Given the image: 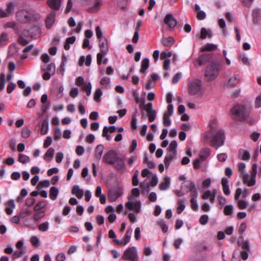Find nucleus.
Here are the masks:
<instances>
[{"label":"nucleus","mask_w":261,"mask_h":261,"mask_svg":"<svg viewBox=\"0 0 261 261\" xmlns=\"http://www.w3.org/2000/svg\"><path fill=\"white\" fill-rule=\"evenodd\" d=\"M218 123V121L216 118L211 120L208 124L211 129L204 135V138L210 142L211 145L215 147L216 149L223 145L225 140L224 130H216Z\"/></svg>","instance_id":"1"},{"label":"nucleus","mask_w":261,"mask_h":261,"mask_svg":"<svg viewBox=\"0 0 261 261\" xmlns=\"http://www.w3.org/2000/svg\"><path fill=\"white\" fill-rule=\"evenodd\" d=\"M232 119L239 121H246L250 124H253L255 120L249 117L250 110L243 105L234 106L230 110Z\"/></svg>","instance_id":"2"},{"label":"nucleus","mask_w":261,"mask_h":261,"mask_svg":"<svg viewBox=\"0 0 261 261\" xmlns=\"http://www.w3.org/2000/svg\"><path fill=\"white\" fill-rule=\"evenodd\" d=\"M140 195V190L138 188H134L132 190V194L128 196V201L126 202L125 206L129 211L134 210L136 213L141 211V202L138 197Z\"/></svg>","instance_id":"3"},{"label":"nucleus","mask_w":261,"mask_h":261,"mask_svg":"<svg viewBox=\"0 0 261 261\" xmlns=\"http://www.w3.org/2000/svg\"><path fill=\"white\" fill-rule=\"evenodd\" d=\"M139 103H140L139 107L142 110L141 118L143 119L147 117L149 122H153L156 118L157 111L153 109L152 103L148 102L145 104L144 98H140Z\"/></svg>","instance_id":"4"},{"label":"nucleus","mask_w":261,"mask_h":261,"mask_svg":"<svg viewBox=\"0 0 261 261\" xmlns=\"http://www.w3.org/2000/svg\"><path fill=\"white\" fill-rule=\"evenodd\" d=\"M189 94L197 98H202L205 94V89L202 86V81L198 79H194L188 84Z\"/></svg>","instance_id":"5"},{"label":"nucleus","mask_w":261,"mask_h":261,"mask_svg":"<svg viewBox=\"0 0 261 261\" xmlns=\"http://www.w3.org/2000/svg\"><path fill=\"white\" fill-rule=\"evenodd\" d=\"M220 64L212 62L209 64L205 70L204 76L207 81L214 80L219 75Z\"/></svg>","instance_id":"6"},{"label":"nucleus","mask_w":261,"mask_h":261,"mask_svg":"<svg viewBox=\"0 0 261 261\" xmlns=\"http://www.w3.org/2000/svg\"><path fill=\"white\" fill-rule=\"evenodd\" d=\"M138 254L136 247L127 248L122 256V259L126 261H138Z\"/></svg>","instance_id":"7"},{"label":"nucleus","mask_w":261,"mask_h":261,"mask_svg":"<svg viewBox=\"0 0 261 261\" xmlns=\"http://www.w3.org/2000/svg\"><path fill=\"white\" fill-rule=\"evenodd\" d=\"M99 47L100 52L97 55V62L98 65H100L102 63V57L107 55L109 50V46L106 38H103V39H100L99 40Z\"/></svg>","instance_id":"8"},{"label":"nucleus","mask_w":261,"mask_h":261,"mask_svg":"<svg viewBox=\"0 0 261 261\" xmlns=\"http://www.w3.org/2000/svg\"><path fill=\"white\" fill-rule=\"evenodd\" d=\"M41 68L44 72L42 76L44 80H48L51 76L55 73L56 70L55 64L53 63L48 65L43 64L41 65Z\"/></svg>","instance_id":"9"},{"label":"nucleus","mask_w":261,"mask_h":261,"mask_svg":"<svg viewBox=\"0 0 261 261\" xmlns=\"http://www.w3.org/2000/svg\"><path fill=\"white\" fill-rule=\"evenodd\" d=\"M16 17L18 21L22 23L28 22L31 20L30 13L26 10H20L16 13Z\"/></svg>","instance_id":"10"},{"label":"nucleus","mask_w":261,"mask_h":261,"mask_svg":"<svg viewBox=\"0 0 261 261\" xmlns=\"http://www.w3.org/2000/svg\"><path fill=\"white\" fill-rule=\"evenodd\" d=\"M132 232L133 229L132 228L128 229L121 240L114 239L113 242L118 246H125L130 242Z\"/></svg>","instance_id":"11"},{"label":"nucleus","mask_w":261,"mask_h":261,"mask_svg":"<svg viewBox=\"0 0 261 261\" xmlns=\"http://www.w3.org/2000/svg\"><path fill=\"white\" fill-rule=\"evenodd\" d=\"M123 194V190L121 188L117 187L109 191L108 194L109 199L111 202L115 201Z\"/></svg>","instance_id":"12"},{"label":"nucleus","mask_w":261,"mask_h":261,"mask_svg":"<svg viewBox=\"0 0 261 261\" xmlns=\"http://www.w3.org/2000/svg\"><path fill=\"white\" fill-rule=\"evenodd\" d=\"M117 157V154L115 151L110 150L105 154L103 161L107 164L112 165Z\"/></svg>","instance_id":"13"},{"label":"nucleus","mask_w":261,"mask_h":261,"mask_svg":"<svg viewBox=\"0 0 261 261\" xmlns=\"http://www.w3.org/2000/svg\"><path fill=\"white\" fill-rule=\"evenodd\" d=\"M14 10V5L13 3L10 2L7 4L6 10L0 8V18L7 17L11 14Z\"/></svg>","instance_id":"14"},{"label":"nucleus","mask_w":261,"mask_h":261,"mask_svg":"<svg viewBox=\"0 0 261 261\" xmlns=\"http://www.w3.org/2000/svg\"><path fill=\"white\" fill-rule=\"evenodd\" d=\"M4 27L6 28H11L18 35H20L22 30L21 27L16 22L10 21L5 24Z\"/></svg>","instance_id":"15"},{"label":"nucleus","mask_w":261,"mask_h":261,"mask_svg":"<svg viewBox=\"0 0 261 261\" xmlns=\"http://www.w3.org/2000/svg\"><path fill=\"white\" fill-rule=\"evenodd\" d=\"M210 58V56L207 54H203L198 59L194 61V65L196 67H199L202 65L206 63Z\"/></svg>","instance_id":"16"},{"label":"nucleus","mask_w":261,"mask_h":261,"mask_svg":"<svg viewBox=\"0 0 261 261\" xmlns=\"http://www.w3.org/2000/svg\"><path fill=\"white\" fill-rule=\"evenodd\" d=\"M176 20L173 17L171 14H168L166 15L164 19V23L166 24L169 28H174L176 24Z\"/></svg>","instance_id":"17"},{"label":"nucleus","mask_w":261,"mask_h":261,"mask_svg":"<svg viewBox=\"0 0 261 261\" xmlns=\"http://www.w3.org/2000/svg\"><path fill=\"white\" fill-rule=\"evenodd\" d=\"M112 165H113V166L119 171H123L125 168L124 161L123 159L119 157H117Z\"/></svg>","instance_id":"18"},{"label":"nucleus","mask_w":261,"mask_h":261,"mask_svg":"<svg viewBox=\"0 0 261 261\" xmlns=\"http://www.w3.org/2000/svg\"><path fill=\"white\" fill-rule=\"evenodd\" d=\"M62 2L63 0H47V1L48 6L55 10L60 9Z\"/></svg>","instance_id":"19"},{"label":"nucleus","mask_w":261,"mask_h":261,"mask_svg":"<svg viewBox=\"0 0 261 261\" xmlns=\"http://www.w3.org/2000/svg\"><path fill=\"white\" fill-rule=\"evenodd\" d=\"M56 13L51 11L46 19V25L48 29L50 28L55 22Z\"/></svg>","instance_id":"20"},{"label":"nucleus","mask_w":261,"mask_h":261,"mask_svg":"<svg viewBox=\"0 0 261 261\" xmlns=\"http://www.w3.org/2000/svg\"><path fill=\"white\" fill-rule=\"evenodd\" d=\"M228 179L226 177H223L221 179V184L223 188V192L226 195H229L230 194V191L228 185Z\"/></svg>","instance_id":"21"},{"label":"nucleus","mask_w":261,"mask_h":261,"mask_svg":"<svg viewBox=\"0 0 261 261\" xmlns=\"http://www.w3.org/2000/svg\"><path fill=\"white\" fill-rule=\"evenodd\" d=\"M213 36V33L211 30H207L205 28H202L201 29L200 37L201 39H205L206 37L211 38Z\"/></svg>","instance_id":"22"},{"label":"nucleus","mask_w":261,"mask_h":261,"mask_svg":"<svg viewBox=\"0 0 261 261\" xmlns=\"http://www.w3.org/2000/svg\"><path fill=\"white\" fill-rule=\"evenodd\" d=\"M176 153L168 150L164 160V163L166 167H168L171 161L175 158Z\"/></svg>","instance_id":"23"},{"label":"nucleus","mask_w":261,"mask_h":261,"mask_svg":"<svg viewBox=\"0 0 261 261\" xmlns=\"http://www.w3.org/2000/svg\"><path fill=\"white\" fill-rule=\"evenodd\" d=\"M257 165L255 164H253L252 167V171L251 175L250 181L249 184V187L253 186L255 184V176L257 173Z\"/></svg>","instance_id":"24"},{"label":"nucleus","mask_w":261,"mask_h":261,"mask_svg":"<svg viewBox=\"0 0 261 261\" xmlns=\"http://www.w3.org/2000/svg\"><path fill=\"white\" fill-rule=\"evenodd\" d=\"M170 184V178L169 176H165L164 181L162 182L159 185V189L162 191L168 189Z\"/></svg>","instance_id":"25"},{"label":"nucleus","mask_w":261,"mask_h":261,"mask_svg":"<svg viewBox=\"0 0 261 261\" xmlns=\"http://www.w3.org/2000/svg\"><path fill=\"white\" fill-rule=\"evenodd\" d=\"M15 207L14 200L11 199L7 202V205L5 208L6 213L7 215H11L13 213V210Z\"/></svg>","instance_id":"26"},{"label":"nucleus","mask_w":261,"mask_h":261,"mask_svg":"<svg viewBox=\"0 0 261 261\" xmlns=\"http://www.w3.org/2000/svg\"><path fill=\"white\" fill-rule=\"evenodd\" d=\"M240 82L239 77L237 75H235L230 77L227 83H225V85L227 87H232L237 85Z\"/></svg>","instance_id":"27"},{"label":"nucleus","mask_w":261,"mask_h":261,"mask_svg":"<svg viewBox=\"0 0 261 261\" xmlns=\"http://www.w3.org/2000/svg\"><path fill=\"white\" fill-rule=\"evenodd\" d=\"M55 153V149L50 147L48 149L46 153L43 156V159L46 161L50 162L54 157Z\"/></svg>","instance_id":"28"},{"label":"nucleus","mask_w":261,"mask_h":261,"mask_svg":"<svg viewBox=\"0 0 261 261\" xmlns=\"http://www.w3.org/2000/svg\"><path fill=\"white\" fill-rule=\"evenodd\" d=\"M104 148V146L102 144L96 146L95 150V157L97 160H99L101 159Z\"/></svg>","instance_id":"29"},{"label":"nucleus","mask_w":261,"mask_h":261,"mask_svg":"<svg viewBox=\"0 0 261 261\" xmlns=\"http://www.w3.org/2000/svg\"><path fill=\"white\" fill-rule=\"evenodd\" d=\"M72 194L75 195L78 198H82L83 196V190L80 189L77 185H75L72 189Z\"/></svg>","instance_id":"30"},{"label":"nucleus","mask_w":261,"mask_h":261,"mask_svg":"<svg viewBox=\"0 0 261 261\" xmlns=\"http://www.w3.org/2000/svg\"><path fill=\"white\" fill-rule=\"evenodd\" d=\"M211 150L208 148H204L199 153V158L201 161H204L210 155Z\"/></svg>","instance_id":"31"},{"label":"nucleus","mask_w":261,"mask_h":261,"mask_svg":"<svg viewBox=\"0 0 261 261\" xmlns=\"http://www.w3.org/2000/svg\"><path fill=\"white\" fill-rule=\"evenodd\" d=\"M161 42L164 46L169 47L173 44L174 40L172 37L163 38Z\"/></svg>","instance_id":"32"},{"label":"nucleus","mask_w":261,"mask_h":261,"mask_svg":"<svg viewBox=\"0 0 261 261\" xmlns=\"http://www.w3.org/2000/svg\"><path fill=\"white\" fill-rule=\"evenodd\" d=\"M181 188L182 189L186 188L189 191H192L196 188L195 184L191 180H187L182 184Z\"/></svg>","instance_id":"33"},{"label":"nucleus","mask_w":261,"mask_h":261,"mask_svg":"<svg viewBox=\"0 0 261 261\" xmlns=\"http://www.w3.org/2000/svg\"><path fill=\"white\" fill-rule=\"evenodd\" d=\"M186 201V200L185 198H181L179 199L178 201V206L177 207V213L178 214H180L182 213V212L184 210L185 208L186 205H185V202Z\"/></svg>","instance_id":"34"},{"label":"nucleus","mask_w":261,"mask_h":261,"mask_svg":"<svg viewBox=\"0 0 261 261\" xmlns=\"http://www.w3.org/2000/svg\"><path fill=\"white\" fill-rule=\"evenodd\" d=\"M218 48L217 45L216 44L213 43H207L204 46H203L200 48L201 51H211L217 49Z\"/></svg>","instance_id":"35"},{"label":"nucleus","mask_w":261,"mask_h":261,"mask_svg":"<svg viewBox=\"0 0 261 261\" xmlns=\"http://www.w3.org/2000/svg\"><path fill=\"white\" fill-rule=\"evenodd\" d=\"M149 66V60L148 58H144L141 62V67L140 70V72L145 73Z\"/></svg>","instance_id":"36"},{"label":"nucleus","mask_w":261,"mask_h":261,"mask_svg":"<svg viewBox=\"0 0 261 261\" xmlns=\"http://www.w3.org/2000/svg\"><path fill=\"white\" fill-rule=\"evenodd\" d=\"M48 131V121L47 119L43 120L41 124L40 133L42 135H44Z\"/></svg>","instance_id":"37"},{"label":"nucleus","mask_w":261,"mask_h":261,"mask_svg":"<svg viewBox=\"0 0 261 261\" xmlns=\"http://www.w3.org/2000/svg\"><path fill=\"white\" fill-rule=\"evenodd\" d=\"M22 35L28 37L29 36V32L27 31V32L24 31V33H22V31L21 32V34L20 36V37L18 39V42L19 43L22 45H26L28 43V41L24 38L22 37Z\"/></svg>","instance_id":"38"},{"label":"nucleus","mask_w":261,"mask_h":261,"mask_svg":"<svg viewBox=\"0 0 261 261\" xmlns=\"http://www.w3.org/2000/svg\"><path fill=\"white\" fill-rule=\"evenodd\" d=\"M58 194H59V190L57 188H56L55 187H52L50 189L49 198L51 200H56L57 198Z\"/></svg>","instance_id":"39"},{"label":"nucleus","mask_w":261,"mask_h":261,"mask_svg":"<svg viewBox=\"0 0 261 261\" xmlns=\"http://www.w3.org/2000/svg\"><path fill=\"white\" fill-rule=\"evenodd\" d=\"M101 5V0H95L94 4L92 7L88 9V11L91 12H97Z\"/></svg>","instance_id":"40"},{"label":"nucleus","mask_w":261,"mask_h":261,"mask_svg":"<svg viewBox=\"0 0 261 261\" xmlns=\"http://www.w3.org/2000/svg\"><path fill=\"white\" fill-rule=\"evenodd\" d=\"M75 37L72 36L70 37H68L66 39V43L64 44V49L66 50H68L70 49V44H72L74 43L75 41Z\"/></svg>","instance_id":"41"},{"label":"nucleus","mask_w":261,"mask_h":261,"mask_svg":"<svg viewBox=\"0 0 261 261\" xmlns=\"http://www.w3.org/2000/svg\"><path fill=\"white\" fill-rule=\"evenodd\" d=\"M240 158L242 160L247 161L250 159V153L248 151L242 150L239 152Z\"/></svg>","instance_id":"42"},{"label":"nucleus","mask_w":261,"mask_h":261,"mask_svg":"<svg viewBox=\"0 0 261 261\" xmlns=\"http://www.w3.org/2000/svg\"><path fill=\"white\" fill-rule=\"evenodd\" d=\"M26 253V249H18L14 251L12 255V258L16 259L22 256Z\"/></svg>","instance_id":"43"},{"label":"nucleus","mask_w":261,"mask_h":261,"mask_svg":"<svg viewBox=\"0 0 261 261\" xmlns=\"http://www.w3.org/2000/svg\"><path fill=\"white\" fill-rule=\"evenodd\" d=\"M110 83H111L110 79L107 76L103 77L100 80V84L101 85L104 86L105 87V88L107 89L110 88Z\"/></svg>","instance_id":"44"},{"label":"nucleus","mask_w":261,"mask_h":261,"mask_svg":"<svg viewBox=\"0 0 261 261\" xmlns=\"http://www.w3.org/2000/svg\"><path fill=\"white\" fill-rule=\"evenodd\" d=\"M148 178L150 179V184L152 187H155L158 183V178L156 174H152L149 175Z\"/></svg>","instance_id":"45"},{"label":"nucleus","mask_w":261,"mask_h":261,"mask_svg":"<svg viewBox=\"0 0 261 261\" xmlns=\"http://www.w3.org/2000/svg\"><path fill=\"white\" fill-rule=\"evenodd\" d=\"M18 161L22 164H26L30 161L29 156L24 154H19L18 155Z\"/></svg>","instance_id":"46"},{"label":"nucleus","mask_w":261,"mask_h":261,"mask_svg":"<svg viewBox=\"0 0 261 261\" xmlns=\"http://www.w3.org/2000/svg\"><path fill=\"white\" fill-rule=\"evenodd\" d=\"M239 59L242 62L243 64L247 66L251 65V59L248 58L246 55H240Z\"/></svg>","instance_id":"47"},{"label":"nucleus","mask_w":261,"mask_h":261,"mask_svg":"<svg viewBox=\"0 0 261 261\" xmlns=\"http://www.w3.org/2000/svg\"><path fill=\"white\" fill-rule=\"evenodd\" d=\"M38 229L40 231L45 232L49 229V222L47 221L41 223L38 226Z\"/></svg>","instance_id":"48"},{"label":"nucleus","mask_w":261,"mask_h":261,"mask_svg":"<svg viewBox=\"0 0 261 261\" xmlns=\"http://www.w3.org/2000/svg\"><path fill=\"white\" fill-rule=\"evenodd\" d=\"M177 143L176 141L173 140L171 141L170 143L169 147L168 148V150L170 151H172L173 152H177Z\"/></svg>","instance_id":"49"},{"label":"nucleus","mask_w":261,"mask_h":261,"mask_svg":"<svg viewBox=\"0 0 261 261\" xmlns=\"http://www.w3.org/2000/svg\"><path fill=\"white\" fill-rule=\"evenodd\" d=\"M102 92L100 88H97L94 94V99L97 102H99L101 100V96Z\"/></svg>","instance_id":"50"},{"label":"nucleus","mask_w":261,"mask_h":261,"mask_svg":"<svg viewBox=\"0 0 261 261\" xmlns=\"http://www.w3.org/2000/svg\"><path fill=\"white\" fill-rule=\"evenodd\" d=\"M233 206L232 205H227L224 208V213L226 216L231 215L233 213Z\"/></svg>","instance_id":"51"},{"label":"nucleus","mask_w":261,"mask_h":261,"mask_svg":"<svg viewBox=\"0 0 261 261\" xmlns=\"http://www.w3.org/2000/svg\"><path fill=\"white\" fill-rule=\"evenodd\" d=\"M83 90L86 92L88 96H90L91 93L92 85L90 83H86L83 87Z\"/></svg>","instance_id":"52"},{"label":"nucleus","mask_w":261,"mask_h":261,"mask_svg":"<svg viewBox=\"0 0 261 261\" xmlns=\"http://www.w3.org/2000/svg\"><path fill=\"white\" fill-rule=\"evenodd\" d=\"M46 206V202L45 201H41L37 203L34 206V210L35 211H38L42 208L45 207Z\"/></svg>","instance_id":"53"},{"label":"nucleus","mask_w":261,"mask_h":261,"mask_svg":"<svg viewBox=\"0 0 261 261\" xmlns=\"http://www.w3.org/2000/svg\"><path fill=\"white\" fill-rule=\"evenodd\" d=\"M45 216V212L43 211H39L35 213L34 215L33 219L35 221H38L43 218Z\"/></svg>","instance_id":"54"},{"label":"nucleus","mask_w":261,"mask_h":261,"mask_svg":"<svg viewBox=\"0 0 261 261\" xmlns=\"http://www.w3.org/2000/svg\"><path fill=\"white\" fill-rule=\"evenodd\" d=\"M158 224L160 226L162 229V231L164 233L167 232L168 230V227L167 224L165 223V221L163 220H160L158 221Z\"/></svg>","instance_id":"55"},{"label":"nucleus","mask_w":261,"mask_h":261,"mask_svg":"<svg viewBox=\"0 0 261 261\" xmlns=\"http://www.w3.org/2000/svg\"><path fill=\"white\" fill-rule=\"evenodd\" d=\"M5 86V75L4 73H0V91L4 89Z\"/></svg>","instance_id":"56"},{"label":"nucleus","mask_w":261,"mask_h":261,"mask_svg":"<svg viewBox=\"0 0 261 261\" xmlns=\"http://www.w3.org/2000/svg\"><path fill=\"white\" fill-rule=\"evenodd\" d=\"M16 87V84L15 83L12 82H9L7 88V93H11Z\"/></svg>","instance_id":"57"},{"label":"nucleus","mask_w":261,"mask_h":261,"mask_svg":"<svg viewBox=\"0 0 261 261\" xmlns=\"http://www.w3.org/2000/svg\"><path fill=\"white\" fill-rule=\"evenodd\" d=\"M54 137L55 140H59L61 137V131L59 127H56L54 130Z\"/></svg>","instance_id":"58"},{"label":"nucleus","mask_w":261,"mask_h":261,"mask_svg":"<svg viewBox=\"0 0 261 261\" xmlns=\"http://www.w3.org/2000/svg\"><path fill=\"white\" fill-rule=\"evenodd\" d=\"M150 184L147 179H145L140 183L141 188L144 191H148Z\"/></svg>","instance_id":"59"},{"label":"nucleus","mask_w":261,"mask_h":261,"mask_svg":"<svg viewBox=\"0 0 261 261\" xmlns=\"http://www.w3.org/2000/svg\"><path fill=\"white\" fill-rule=\"evenodd\" d=\"M31 242L35 247H38L40 244V240L36 236H33L31 238Z\"/></svg>","instance_id":"60"},{"label":"nucleus","mask_w":261,"mask_h":261,"mask_svg":"<svg viewBox=\"0 0 261 261\" xmlns=\"http://www.w3.org/2000/svg\"><path fill=\"white\" fill-rule=\"evenodd\" d=\"M31 131L29 128L24 127L21 132V136L23 138H28L30 135Z\"/></svg>","instance_id":"61"},{"label":"nucleus","mask_w":261,"mask_h":261,"mask_svg":"<svg viewBox=\"0 0 261 261\" xmlns=\"http://www.w3.org/2000/svg\"><path fill=\"white\" fill-rule=\"evenodd\" d=\"M242 178L243 181V183L245 184H247L249 186V184L250 181V179H249V175L247 173H243L241 174Z\"/></svg>","instance_id":"62"},{"label":"nucleus","mask_w":261,"mask_h":261,"mask_svg":"<svg viewBox=\"0 0 261 261\" xmlns=\"http://www.w3.org/2000/svg\"><path fill=\"white\" fill-rule=\"evenodd\" d=\"M217 158L218 160L220 162H225L227 158V155L225 153H221L217 154Z\"/></svg>","instance_id":"63"},{"label":"nucleus","mask_w":261,"mask_h":261,"mask_svg":"<svg viewBox=\"0 0 261 261\" xmlns=\"http://www.w3.org/2000/svg\"><path fill=\"white\" fill-rule=\"evenodd\" d=\"M255 107L256 108L261 107V92L258 96L255 99Z\"/></svg>","instance_id":"64"}]
</instances>
